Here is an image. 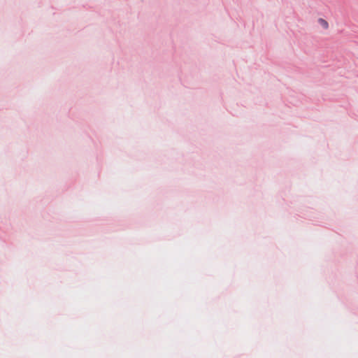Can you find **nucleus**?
Wrapping results in <instances>:
<instances>
[{
    "instance_id": "nucleus-1",
    "label": "nucleus",
    "mask_w": 358,
    "mask_h": 358,
    "mask_svg": "<svg viewBox=\"0 0 358 358\" xmlns=\"http://www.w3.org/2000/svg\"><path fill=\"white\" fill-rule=\"evenodd\" d=\"M318 23H319V24H320V25H321V26H322L324 29H328V27H329V24H328V22H327L325 20H324V19H322V18H320V19L318 20Z\"/></svg>"
}]
</instances>
